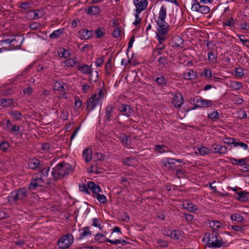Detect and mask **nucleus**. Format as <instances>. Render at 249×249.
I'll return each mask as SVG.
<instances>
[{
  "instance_id": "9",
  "label": "nucleus",
  "mask_w": 249,
  "mask_h": 249,
  "mask_svg": "<svg viewBox=\"0 0 249 249\" xmlns=\"http://www.w3.org/2000/svg\"><path fill=\"white\" fill-rule=\"evenodd\" d=\"M161 162L165 167L174 171L178 166V165L177 164V162L181 163L183 162V160L180 159L167 158L163 159L161 160Z\"/></svg>"
},
{
  "instance_id": "11",
  "label": "nucleus",
  "mask_w": 249,
  "mask_h": 249,
  "mask_svg": "<svg viewBox=\"0 0 249 249\" xmlns=\"http://www.w3.org/2000/svg\"><path fill=\"white\" fill-rule=\"evenodd\" d=\"M195 103L198 104L199 108H206L213 106L212 101L204 99L200 96H197L194 99Z\"/></svg>"
},
{
  "instance_id": "43",
  "label": "nucleus",
  "mask_w": 249,
  "mask_h": 249,
  "mask_svg": "<svg viewBox=\"0 0 249 249\" xmlns=\"http://www.w3.org/2000/svg\"><path fill=\"white\" fill-rule=\"evenodd\" d=\"M155 81L160 86H165L167 84V80L164 76L161 74L155 79Z\"/></svg>"
},
{
  "instance_id": "31",
  "label": "nucleus",
  "mask_w": 249,
  "mask_h": 249,
  "mask_svg": "<svg viewBox=\"0 0 249 249\" xmlns=\"http://www.w3.org/2000/svg\"><path fill=\"white\" fill-rule=\"evenodd\" d=\"M167 16V9L164 6L162 5L160 8L159 17L157 21L165 20Z\"/></svg>"
},
{
  "instance_id": "49",
  "label": "nucleus",
  "mask_w": 249,
  "mask_h": 249,
  "mask_svg": "<svg viewBox=\"0 0 249 249\" xmlns=\"http://www.w3.org/2000/svg\"><path fill=\"white\" fill-rule=\"evenodd\" d=\"M95 34L97 38H100L105 35V29L103 28H99L95 30Z\"/></svg>"
},
{
  "instance_id": "24",
  "label": "nucleus",
  "mask_w": 249,
  "mask_h": 249,
  "mask_svg": "<svg viewBox=\"0 0 249 249\" xmlns=\"http://www.w3.org/2000/svg\"><path fill=\"white\" fill-rule=\"evenodd\" d=\"M197 73L195 72L192 69H188L183 72L184 78L188 80H194L197 77Z\"/></svg>"
},
{
  "instance_id": "28",
  "label": "nucleus",
  "mask_w": 249,
  "mask_h": 249,
  "mask_svg": "<svg viewBox=\"0 0 249 249\" xmlns=\"http://www.w3.org/2000/svg\"><path fill=\"white\" fill-rule=\"evenodd\" d=\"M172 46L174 47H180L183 43V40L179 36H174L171 39Z\"/></svg>"
},
{
  "instance_id": "41",
  "label": "nucleus",
  "mask_w": 249,
  "mask_h": 249,
  "mask_svg": "<svg viewBox=\"0 0 249 249\" xmlns=\"http://www.w3.org/2000/svg\"><path fill=\"white\" fill-rule=\"evenodd\" d=\"M9 115L16 121H19L22 119V114L17 110H14L10 111Z\"/></svg>"
},
{
  "instance_id": "4",
  "label": "nucleus",
  "mask_w": 249,
  "mask_h": 249,
  "mask_svg": "<svg viewBox=\"0 0 249 249\" xmlns=\"http://www.w3.org/2000/svg\"><path fill=\"white\" fill-rule=\"evenodd\" d=\"M221 18L224 20L223 22V26H229L231 28H236V19H234L231 14L229 6L225 8Z\"/></svg>"
},
{
  "instance_id": "44",
  "label": "nucleus",
  "mask_w": 249,
  "mask_h": 249,
  "mask_svg": "<svg viewBox=\"0 0 249 249\" xmlns=\"http://www.w3.org/2000/svg\"><path fill=\"white\" fill-rule=\"evenodd\" d=\"M230 86L231 87L236 90H239L243 87L242 83L236 81H231L230 82Z\"/></svg>"
},
{
  "instance_id": "8",
  "label": "nucleus",
  "mask_w": 249,
  "mask_h": 249,
  "mask_svg": "<svg viewBox=\"0 0 249 249\" xmlns=\"http://www.w3.org/2000/svg\"><path fill=\"white\" fill-rule=\"evenodd\" d=\"M115 107L114 105L111 104L107 105L105 108V115L104 116V119L107 122H110L113 120V122H117L119 124H121V123L119 121V119L114 118L113 119L115 113L114 112L113 109Z\"/></svg>"
},
{
  "instance_id": "64",
  "label": "nucleus",
  "mask_w": 249,
  "mask_h": 249,
  "mask_svg": "<svg viewBox=\"0 0 249 249\" xmlns=\"http://www.w3.org/2000/svg\"><path fill=\"white\" fill-rule=\"evenodd\" d=\"M79 189L81 192H83L84 193L87 194H89V188H88L87 185L85 184H79Z\"/></svg>"
},
{
  "instance_id": "19",
  "label": "nucleus",
  "mask_w": 249,
  "mask_h": 249,
  "mask_svg": "<svg viewBox=\"0 0 249 249\" xmlns=\"http://www.w3.org/2000/svg\"><path fill=\"white\" fill-rule=\"evenodd\" d=\"M78 36L80 39H88L92 37V31L88 29H82L78 31Z\"/></svg>"
},
{
  "instance_id": "21",
  "label": "nucleus",
  "mask_w": 249,
  "mask_h": 249,
  "mask_svg": "<svg viewBox=\"0 0 249 249\" xmlns=\"http://www.w3.org/2000/svg\"><path fill=\"white\" fill-rule=\"evenodd\" d=\"M182 206L183 209L187 210L190 212H194L197 209L196 205L188 200L183 201Z\"/></svg>"
},
{
  "instance_id": "6",
  "label": "nucleus",
  "mask_w": 249,
  "mask_h": 249,
  "mask_svg": "<svg viewBox=\"0 0 249 249\" xmlns=\"http://www.w3.org/2000/svg\"><path fill=\"white\" fill-rule=\"evenodd\" d=\"M44 182V179L40 173H36L32 176L31 182L28 186V189L36 190L38 187H43Z\"/></svg>"
},
{
  "instance_id": "58",
  "label": "nucleus",
  "mask_w": 249,
  "mask_h": 249,
  "mask_svg": "<svg viewBox=\"0 0 249 249\" xmlns=\"http://www.w3.org/2000/svg\"><path fill=\"white\" fill-rule=\"evenodd\" d=\"M156 242L160 247L162 248H166L168 246V242L160 238L157 239Z\"/></svg>"
},
{
  "instance_id": "17",
  "label": "nucleus",
  "mask_w": 249,
  "mask_h": 249,
  "mask_svg": "<svg viewBox=\"0 0 249 249\" xmlns=\"http://www.w3.org/2000/svg\"><path fill=\"white\" fill-rule=\"evenodd\" d=\"M77 69L82 73L84 74H90L91 73H92V69L91 68V65L89 66L88 65L85 64H82L80 65L78 64L77 66Z\"/></svg>"
},
{
  "instance_id": "35",
  "label": "nucleus",
  "mask_w": 249,
  "mask_h": 249,
  "mask_svg": "<svg viewBox=\"0 0 249 249\" xmlns=\"http://www.w3.org/2000/svg\"><path fill=\"white\" fill-rule=\"evenodd\" d=\"M238 195V199L242 202H245L248 200V193L245 191L237 192L236 193Z\"/></svg>"
},
{
  "instance_id": "20",
  "label": "nucleus",
  "mask_w": 249,
  "mask_h": 249,
  "mask_svg": "<svg viewBox=\"0 0 249 249\" xmlns=\"http://www.w3.org/2000/svg\"><path fill=\"white\" fill-rule=\"evenodd\" d=\"M28 164L29 167L32 169H40L41 168L40 161L35 158L28 159Z\"/></svg>"
},
{
  "instance_id": "56",
  "label": "nucleus",
  "mask_w": 249,
  "mask_h": 249,
  "mask_svg": "<svg viewBox=\"0 0 249 249\" xmlns=\"http://www.w3.org/2000/svg\"><path fill=\"white\" fill-rule=\"evenodd\" d=\"M234 146V147L239 146V147L242 148L243 149H244V150H247L248 148V146L247 144L240 142V141L239 140L237 139H236V141H235Z\"/></svg>"
},
{
  "instance_id": "18",
  "label": "nucleus",
  "mask_w": 249,
  "mask_h": 249,
  "mask_svg": "<svg viewBox=\"0 0 249 249\" xmlns=\"http://www.w3.org/2000/svg\"><path fill=\"white\" fill-rule=\"evenodd\" d=\"M87 186L89 190L92 192L93 197L102 191L100 187L92 181H89L87 183Z\"/></svg>"
},
{
  "instance_id": "30",
  "label": "nucleus",
  "mask_w": 249,
  "mask_h": 249,
  "mask_svg": "<svg viewBox=\"0 0 249 249\" xmlns=\"http://www.w3.org/2000/svg\"><path fill=\"white\" fill-rule=\"evenodd\" d=\"M64 63L66 67L73 68L75 66L77 67L78 64H79V62L77 60L76 58L74 57L67 59L65 61Z\"/></svg>"
},
{
  "instance_id": "42",
  "label": "nucleus",
  "mask_w": 249,
  "mask_h": 249,
  "mask_svg": "<svg viewBox=\"0 0 249 249\" xmlns=\"http://www.w3.org/2000/svg\"><path fill=\"white\" fill-rule=\"evenodd\" d=\"M217 56L212 51L208 53V60L210 63H215L217 61Z\"/></svg>"
},
{
  "instance_id": "12",
  "label": "nucleus",
  "mask_w": 249,
  "mask_h": 249,
  "mask_svg": "<svg viewBox=\"0 0 249 249\" xmlns=\"http://www.w3.org/2000/svg\"><path fill=\"white\" fill-rule=\"evenodd\" d=\"M192 9L195 11L204 14H208L210 11L209 7L205 5H201L199 2H195L192 5Z\"/></svg>"
},
{
  "instance_id": "13",
  "label": "nucleus",
  "mask_w": 249,
  "mask_h": 249,
  "mask_svg": "<svg viewBox=\"0 0 249 249\" xmlns=\"http://www.w3.org/2000/svg\"><path fill=\"white\" fill-rule=\"evenodd\" d=\"M23 41L22 37L19 36H14L12 38L11 45L10 48H8V50H16L20 48L21 45Z\"/></svg>"
},
{
  "instance_id": "60",
  "label": "nucleus",
  "mask_w": 249,
  "mask_h": 249,
  "mask_svg": "<svg viewBox=\"0 0 249 249\" xmlns=\"http://www.w3.org/2000/svg\"><path fill=\"white\" fill-rule=\"evenodd\" d=\"M52 148V145L49 143H43L41 144V150L44 152H48Z\"/></svg>"
},
{
  "instance_id": "16",
  "label": "nucleus",
  "mask_w": 249,
  "mask_h": 249,
  "mask_svg": "<svg viewBox=\"0 0 249 249\" xmlns=\"http://www.w3.org/2000/svg\"><path fill=\"white\" fill-rule=\"evenodd\" d=\"M118 110L122 113V115H124L127 118H129L132 115V109L128 105L124 104H122L118 108Z\"/></svg>"
},
{
  "instance_id": "51",
  "label": "nucleus",
  "mask_w": 249,
  "mask_h": 249,
  "mask_svg": "<svg viewBox=\"0 0 249 249\" xmlns=\"http://www.w3.org/2000/svg\"><path fill=\"white\" fill-rule=\"evenodd\" d=\"M198 151L199 154L201 155L209 154L211 152L209 149L203 145L200 146L198 149Z\"/></svg>"
},
{
  "instance_id": "40",
  "label": "nucleus",
  "mask_w": 249,
  "mask_h": 249,
  "mask_svg": "<svg viewBox=\"0 0 249 249\" xmlns=\"http://www.w3.org/2000/svg\"><path fill=\"white\" fill-rule=\"evenodd\" d=\"M83 232L80 233V235L79 237V240H82L84 239L86 236L89 235H91V232L90 231V229L89 227H85L83 228Z\"/></svg>"
},
{
  "instance_id": "14",
  "label": "nucleus",
  "mask_w": 249,
  "mask_h": 249,
  "mask_svg": "<svg viewBox=\"0 0 249 249\" xmlns=\"http://www.w3.org/2000/svg\"><path fill=\"white\" fill-rule=\"evenodd\" d=\"M212 150L213 153L219 154H226L228 153V148L224 145L214 143L212 145Z\"/></svg>"
},
{
  "instance_id": "61",
  "label": "nucleus",
  "mask_w": 249,
  "mask_h": 249,
  "mask_svg": "<svg viewBox=\"0 0 249 249\" xmlns=\"http://www.w3.org/2000/svg\"><path fill=\"white\" fill-rule=\"evenodd\" d=\"M181 166V165H178L177 168L175 169L173 171L177 175V176L179 177L183 176L185 174L184 171L182 170L180 167Z\"/></svg>"
},
{
  "instance_id": "37",
  "label": "nucleus",
  "mask_w": 249,
  "mask_h": 249,
  "mask_svg": "<svg viewBox=\"0 0 249 249\" xmlns=\"http://www.w3.org/2000/svg\"><path fill=\"white\" fill-rule=\"evenodd\" d=\"M155 151L158 153L162 154L168 152V147L165 145H157L154 148Z\"/></svg>"
},
{
  "instance_id": "48",
  "label": "nucleus",
  "mask_w": 249,
  "mask_h": 249,
  "mask_svg": "<svg viewBox=\"0 0 249 249\" xmlns=\"http://www.w3.org/2000/svg\"><path fill=\"white\" fill-rule=\"evenodd\" d=\"M235 141L236 139L234 138L225 137L223 139V142L229 145L232 144L234 146Z\"/></svg>"
},
{
  "instance_id": "45",
  "label": "nucleus",
  "mask_w": 249,
  "mask_h": 249,
  "mask_svg": "<svg viewBox=\"0 0 249 249\" xmlns=\"http://www.w3.org/2000/svg\"><path fill=\"white\" fill-rule=\"evenodd\" d=\"M231 219L232 221H235L239 223L242 222L244 220L243 217L241 215L237 213L231 214Z\"/></svg>"
},
{
  "instance_id": "63",
  "label": "nucleus",
  "mask_w": 249,
  "mask_h": 249,
  "mask_svg": "<svg viewBox=\"0 0 249 249\" xmlns=\"http://www.w3.org/2000/svg\"><path fill=\"white\" fill-rule=\"evenodd\" d=\"M40 172H39L41 175V177H47L48 176L49 172L50 171V168L47 167L44 168H41Z\"/></svg>"
},
{
  "instance_id": "34",
  "label": "nucleus",
  "mask_w": 249,
  "mask_h": 249,
  "mask_svg": "<svg viewBox=\"0 0 249 249\" xmlns=\"http://www.w3.org/2000/svg\"><path fill=\"white\" fill-rule=\"evenodd\" d=\"M13 104V100L9 98L0 99V106L3 107H8L12 106Z\"/></svg>"
},
{
  "instance_id": "38",
  "label": "nucleus",
  "mask_w": 249,
  "mask_h": 249,
  "mask_svg": "<svg viewBox=\"0 0 249 249\" xmlns=\"http://www.w3.org/2000/svg\"><path fill=\"white\" fill-rule=\"evenodd\" d=\"M105 241L113 245H117L120 244L123 245H125L128 243V242L124 239H117L115 240H112L109 238H106Z\"/></svg>"
},
{
  "instance_id": "39",
  "label": "nucleus",
  "mask_w": 249,
  "mask_h": 249,
  "mask_svg": "<svg viewBox=\"0 0 249 249\" xmlns=\"http://www.w3.org/2000/svg\"><path fill=\"white\" fill-rule=\"evenodd\" d=\"M64 29L60 28L53 31L49 36L50 38L56 39L58 38L60 35L63 33Z\"/></svg>"
},
{
  "instance_id": "29",
  "label": "nucleus",
  "mask_w": 249,
  "mask_h": 249,
  "mask_svg": "<svg viewBox=\"0 0 249 249\" xmlns=\"http://www.w3.org/2000/svg\"><path fill=\"white\" fill-rule=\"evenodd\" d=\"M86 12L91 15H98L100 12V8L98 6H92L86 8Z\"/></svg>"
},
{
  "instance_id": "47",
  "label": "nucleus",
  "mask_w": 249,
  "mask_h": 249,
  "mask_svg": "<svg viewBox=\"0 0 249 249\" xmlns=\"http://www.w3.org/2000/svg\"><path fill=\"white\" fill-rule=\"evenodd\" d=\"M200 75L201 76H205L208 79H211L213 77L212 71L209 69H203Z\"/></svg>"
},
{
  "instance_id": "52",
  "label": "nucleus",
  "mask_w": 249,
  "mask_h": 249,
  "mask_svg": "<svg viewBox=\"0 0 249 249\" xmlns=\"http://www.w3.org/2000/svg\"><path fill=\"white\" fill-rule=\"evenodd\" d=\"M99 202L105 204L107 202V197L104 195L100 194L99 193L94 196Z\"/></svg>"
},
{
  "instance_id": "55",
  "label": "nucleus",
  "mask_w": 249,
  "mask_h": 249,
  "mask_svg": "<svg viewBox=\"0 0 249 249\" xmlns=\"http://www.w3.org/2000/svg\"><path fill=\"white\" fill-rule=\"evenodd\" d=\"M208 118L212 120H217L219 119V113L217 110L213 111L208 114Z\"/></svg>"
},
{
  "instance_id": "1",
  "label": "nucleus",
  "mask_w": 249,
  "mask_h": 249,
  "mask_svg": "<svg viewBox=\"0 0 249 249\" xmlns=\"http://www.w3.org/2000/svg\"><path fill=\"white\" fill-rule=\"evenodd\" d=\"M203 242L210 248H219L225 246L226 242L219 236L217 231H212L205 233Z\"/></svg>"
},
{
  "instance_id": "26",
  "label": "nucleus",
  "mask_w": 249,
  "mask_h": 249,
  "mask_svg": "<svg viewBox=\"0 0 249 249\" xmlns=\"http://www.w3.org/2000/svg\"><path fill=\"white\" fill-rule=\"evenodd\" d=\"M164 234L170 237L172 239L178 240L180 237V231L178 230H164Z\"/></svg>"
},
{
  "instance_id": "50",
  "label": "nucleus",
  "mask_w": 249,
  "mask_h": 249,
  "mask_svg": "<svg viewBox=\"0 0 249 249\" xmlns=\"http://www.w3.org/2000/svg\"><path fill=\"white\" fill-rule=\"evenodd\" d=\"M105 235L101 233H97L94 236V240L95 242H98L99 243L104 242L105 241V239L104 240V238H105Z\"/></svg>"
},
{
  "instance_id": "2",
  "label": "nucleus",
  "mask_w": 249,
  "mask_h": 249,
  "mask_svg": "<svg viewBox=\"0 0 249 249\" xmlns=\"http://www.w3.org/2000/svg\"><path fill=\"white\" fill-rule=\"evenodd\" d=\"M73 170V165L65 161H62L53 168L51 173L54 180H59L72 173Z\"/></svg>"
},
{
  "instance_id": "10",
  "label": "nucleus",
  "mask_w": 249,
  "mask_h": 249,
  "mask_svg": "<svg viewBox=\"0 0 249 249\" xmlns=\"http://www.w3.org/2000/svg\"><path fill=\"white\" fill-rule=\"evenodd\" d=\"M133 2L136 7L135 13L139 14L144 11L148 5L147 0H133Z\"/></svg>"
},
{
  "instance_id": "15",
  "label": "nucleus",
  "mask_w": 249,
  "mask_h": 249,
  "mask_svg": "<svg viewBox=\"0 0 249 249\" xmlns=\"http://www.w3.org/2000/svg\"><path fill=\"white\" fill-rule=\"evenodd\" d=\"M158 28H157L159 34L166 35L169 31V26L166 23L165 20L157 21Z\"/></svg>"
},
{
  "instance_id": "27",
  "label": "nucleus",
  "mask_w": 249,
  "mask_h": 249,
  "mask_svg": "<svg viewBox=\"0 0 249 249\" xmlns=\"http://www.w3.org/2000/svg\"><path fill=\"white\" fill-rule=\"evenodd\" d=\"M92 153L91 149L88 147L85 148L82 153V156L85 161L88 163L92 160Z\"/></svg>"
},
{
  "instance_id": "36",
  "label": "nucleus",
  "mask_w": 249,
  "mask_h": 249,
  "mask_svg": "<svg viewBox=\"0 0 249 249\" xmlns=\"http://www.w3.org/2000/svg\"><path fill=\"white\" fill-rule=\"evenodd\" d=\"M210 227L212 231H217V229L222 227V224L218 221L212 220L209 222Z\"/></svg>"
},
{
  "instance_id": "53",
  "label": "nucleus",
  "mask_w": 249,
  "mask_h": 249,
  "mask_svg": "<svg viewBox=\"0 0 249 249\" xmlns=\"http://www.w3.org/2000/svg\"><path fill=\"white\" fill-rule=\"evenodd\" d=\"M133 160V158L131 157H126L123 159L122 163L124 165H126L128 166H132Z\"/></svg>"
},
{
  "instance_id": "22",
  "label": "nucleus",
  "mask_w": 249,
  "mask_h": 249,
  "mask_svg": "<svg viewBox=\"0 0 249 249\" xmlns=\"http://www.w3.org/2000/svg\"><path fill=\"white\" fill-rule=\"evenodd\" d=\"M65 84L63 81H56L54 85L53 89L54 90L60 91L61 93V96L65 98V96L66 95L65 89Z\"/></svg>"
},
{
  "instance_id": "23",
  "label": "nucleus",
  "mask_w": 249,
  "mask_h": 249,
  "mask_svg": "<svg viewBox=\"0 0 249 249\" xmlns=\"http://www.w3.org/2000/svg\"><path fill=\"white\" fill-rule=\"evenodd\" d=\"M184 103V100L181 94L174 95L172 103L175 107L180 108Z\"/></svg>"
},
{
  "instance_id": "57",
  "label": "nucleus",
  "mask_w": 249,
  "mask_h": 249,
  "mask_svg": "<svg viewBox=\"0 0 249 249\" xmlns=\"http://www.w3.org/2000/svg\"><path fill=\"white\" fill-rule=\"evenodd\" d=\"M235 73L236 76L241 77L245 75L244 70L241 67H237L235 69Z\"/></svg>"
},
{
  "instance_id": "46",
  "label": "nucleus",
  "mask_w": 249,
  "mask_h": 249,
  "mask_svg": "<svg viewBox=\"0 0 249 249\" xmlns=\"http://www.w3.org/2000/svg\"><path fill=\"white\" fill-rule=\"evenodd\" d=\"M92 226L96 228H98L101 231H102L103 228V227L101 225L100 219L97 218L92 219Z\"/></svg>"
},
{
  "instance_id": "59",
  "label": "nucleus",
  "mask_w": 249,
  "mask_h": 249,
  "mask_svg": "<svg viewBox=\"0 0 249 249\" xmlns=\"http://www.w3.org/2000/svg\"><path fill=\"white\" fill-rule=\"evenodd\" d=\"M9 146V143L7 142H0V149L4 152L6 151Z\"/></svg>"
},
{
  "instance_id": "5",
  "label": "nucleus",
  "mask_w": 249,
  "mask_h": 249,
  "mask_svg": "<svg viewBox=\"0 0 249 249\" xmlns=\"http://www.w3.org/2000/svg\"><path fill=\"white\" fill-rule=\"evenodd\" d=\"M102 95L103 92L101 90L97 93L91 94V97L87 101V108L89 111L93 110L100 104Z\"/></svg>"
},
{
  "instance_id": "32",
  "label": "nucleus",
  "mask_w": 249,
  "mask_h": 249,
  "mask_svg": "<svg viewBox=\"0 0 249 249\" xmlns=\"http://www.w3.org/2000/svg\"><path fill=\"white\" fill-rule=\"evenodd\" d=\"M159 66L162 68H165L170 63V61L165 56H161L158 59Z\"/></svg>"
},
{
  "instance_id": "62",
  "label": "nucleus",
  "mask_w": 249,
  "mask_h": 249,
  "mask_svg": "<svg viewBox=\"0 0 249 249\" xmlns=\"http://www.w3.org/2000/svg\"><path fill=\"white\" fill-rule=\"evenodd\" d=\"M62 52H60L59 53V54L60 56L65 58H67L70 56L71 54L68 50L65 49H62Z\"/></svg>"
},
{
  "instance_id": "3",
  "label": "nucleus",
  "mask_w": 249,
  "mask_h": 249,
  "mask_svg": "<svg viewBox=\"0 0 249 249\" xmlns=\"http://www.w3.org/2000/svg\"><path fill=\"white\" fill-rule=\"evenodd\" d=\"M30 189L24 187L20 188L12 191L8 197V202L11 204L24 202L27 198L29 195L28 191Z\"/></svg>"
},
{
  "instance_id": "25",
  "label": "nucleus",
  "mask_w": 249,
  "mask_h": 249,
  "mask_svg": "<svg viewBox=\"0 0 249 249\" xmlns=\"http://www.w3.org/2000/svg\"><path fill=\"white\" fill-rule=\"evenodd\" d=\"M228 159L230 160V162L232 165L240 166H243L244 164H245V162H248L249 160V159L248 158L240 159H236L234 158L230 157Z\"/></svg>"
},
{
  "instance_id": "33",
  "label": "nucleus",
  "mask_w": 249,
  "mask_h": 249,
  "mask_svg": "<svg viewBox=\"0 0 249 249\" xmlns=\"http://www.w3.org/2000/svg\"><path fill=\"white\" fill-rule=\"evenodd\" d=\"M32 1L27 0L26 1L22 2L18 4V7L23 10H28L31 8Z\"/></svg>"
},
{
  "instance_id": "54",
  "label": "nucleus",
  "mask_w": 249,
  "mask_h": 249,
  "mask_svg": "<svg viewBox=\"0 0 249 249\" xmlns=\"http://www.w3.org/2000/svg\"><path fill=\"white\" fill-rule=\"evenodd\" d=\"M118 138L120 139L122 142L126 145L128 144V137L124 133H122L120 134L119 136L118 137Z\"/></svg>"
},
{
  "instance_id": "7",
  "label": "nucleus",
  "mask_w": 249,
  "mask_h": 249,
  "mask_svg": "<svg viewBox=\"0 0 249 249\" xmlns=\"http://www.w3.org/2000/svg\"><path fill=\"white\" fill-rule=\"evenodd\" d=\"M73 236L71 233H67L61 236L57 242V245L60 249L69 248L73 243Z\"/></svg>"
}]
</instances>
